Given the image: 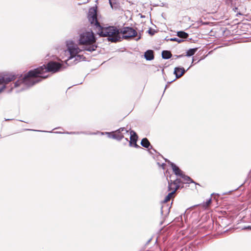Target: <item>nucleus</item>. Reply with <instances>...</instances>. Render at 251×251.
<instances>
[{
    "label": "nucleus",
    "instance_id": "f257e3e1",
    "mask_svg": "<svg viewBox=\"0 0 251 251\" xmlns=\"http://www.w3.org/2000/svg\"><path fill=\"white\" fill-rule=\"evenodd\" d=\"M61 67L62 65L60 63L49 62L47 66L43 65L39 68L30 70L24 76L21 75L14 83V87H21L20 91L24 90L40 82L42 79L47 78L48 75H45V73L50 72H57Z\"/></svg>",
    "mask_w": 251,
    "mask_h": 251
},
{
    "label": "nucleus",
    "instance_id": "f03ea898",
    "mask_svg": "<svg viewBox=\"0 0 251 251\" xmlns=\"http://www.w3.org/2000/svg\"><path fill=\"white\" fill-rule=\"evenodd\" d=\"M78 44L83 45V50L92 52L96 50V38L92 30L85 31L80 33Z\"/></svg>",
    "mask_w": 251,
    "mask_h": 251
},
{
    "label": "nucleus",
    "instance_id": "7ed1b4c3",
    "mask_svg": "<svg viewBox=\"0 0 251 251\" xmlns=\"http://www.w3.org/2000/svg\"><path fill=\"white\" fill-rule=\"evenodd\" d=\"M97 33L101 37H107L108 40L113 43L117 42L121 39L120 31L114 26H99Z\"/></svg>",
    "mask_w": 251,
    "mask_h": 251
},
{
    "label": "nucleus",
    "instance_id": "20e7f679",
    "mask_svg": "<svg viewBox=\"0 0 251 251\" xmlns=\"http://www.w3.org/2000/svg\"><path fill=\"white\" fill-rule=\"evenodd\" d=\"M66 46L67 50L70 53V56L68 59L66 61V63L70 65L72 62L69 63L70 61L74 59V64H76L77 62L81 60H84L85 57L82 55L78 54L81 51V50L78 47L77 45L72 40H68L66 42Z\"/></svg>",
    "mask_w": 251,
    "mask_h": 251
},
{
    "label": "nucleus",
    "instance_id": "39448f33",
    "mask_svg": "<svg viewBox=\"0 0 251 251\" xmlns=\"http://www.w3.org/2000/svg\"><path fill=\"white\" fill-rule=\"evenodd\" d=\"M88 18L89 22L92 25H94L97 28V32L99 29V26H101L99 23L97 19V7H91L90 8L88 12Z\"/></svg>",
    "mask_w": 251,
    "mask_h": 251
},
{
    "label": "nucleus",
    "instance_id": "423d86ee",
    "mask_svg": "<svg viewBox=\"0 0 251 251\" xmlns=\"http://www.w3.org/2000/svg\"><path fill=\"white\" fill-rule=\"evenodd\" d=\"M17 78L15 75L0 76V93L5 88L6 84L15 80Z\"/></svg>",
    "mask_w": 251,
    "mask_h": 251
},
{
    "label": "nucleus",
    "instance_id": "0eeeda50",
    "mask_svg": "<svg viewBox=\"0 0 251 251\" xmlns=\"http://www.w3.org/2000/svg\"><path fill=\"white\" fill-rule=\"evenodd\" d=\"M120 33L123 34V38L125 39L135 37L137 35V31L133 28L130 27H124L121 30Z\"/></svg>",
    "mask_w": 251,
    "mask_h": 251
},
{
    "label": "nucleus",
    "instance_id": "6e6552de",
    "mask_svg": "<svg viewBox=\"0 0 251 251\" xmlns=\"http://www.w3.org/2000/svg\"><path fill=\"white\" fill-rule=\"evenodd\" d=\"M125 131L126 133H128V130L125 127H121L116 131L112 132L114 133L112 135V138L116 139L118 141L121 140L124 137L122 132Z\"/></svg>",
    "mask_w": 251,
    "mask_h": 251
},
{
    "label": "nucleus",
    "instance_id": "1a4fd4ad",
    "mask_svg": "<svg viewBox=\"0 0 251 251\" xmlns=\"http://www.w3.org/2000/svg\"><path fill=\"white\" fill-rule=\"evenodd\" d=\"M130 141H129V146L130 147H134L136 148H141L140 146L138 145L136 143L138 136L136 134V132L133 130H131L130 132Z\"/></svg>",
    "mask_w": 251,
    "mask_h": 251
},
{
    "label": "nucleus",
    "instance_id": "9d476101",
    "mask_svg": "<svg viewBox=\"0 0 251 251\" xmlns=\"http://www.w3.org/2000/svg\"><path fill=\"white\" fill-rule=\"evenodd\" d=\"M194 61V59L193 58L192 59L191 65L186 70H185L183 67H176L174 69V74L175 75L176 78H179L181 76H182L185 74V73L187 70H188L190 69V68L193 65Z\"/></svg>",
    "mask_w": 251,
    "mask_h": 251
},
{
    "label": "nucleus",
    "instance_id": "9b49d317",
    "mask_svg": "<svg viewBox=\"0 0 251 251\" xmlns=\"http://www.w3.org/2000/svg\"><path fill=\"white\" fill-rule=\"evenodd\" d=\"M171 182L169 181V186L168 189L169 191H171L172 189H176V190H178L180 187V184L182 182L181 180L179 178H177L173 182L172 180L170 181Z\"/></svg>",
    "mask_w": 251,
    "mask_h": 251
},
{
    "label": "nucleus",
    "instance_id": "f8f14e48",
    "mask_svg": "<svg viewBox=\"0 0 251 251\" xmlns=\"http://www.w3.org/2000/svg\"><path fill=\"white\" fill-rule=\"evenodd\" d=\"M166 162H168L170 164L173 172L176 176H181L183 174L182 171L174 163L170 162L167 159H165Z\"/></svg>",
    "mask_w": 251,
    "mask_h": 251
},
{
    "label": "nucleus",
    "instance_id": "ddd939ff",
    "mask_svg": "<svg viewBox=\"0 0 251 251\" xmlns=\"http://www.w3.org/2000/svg\"><path fill=\"white\" fill-rule=\"evenodd\" d=\"M145 58L147 60H152L154 58L153 51L152 50H147L144 54Z\"/></svg>",
    "mask_w": 251,
    "mask_h": 251
},
{
    "label": "nucleus",
    "instance_id": "4468645a",
    "mask_svg": "<svg viewBox=\"0 0 251 251\" xmlns=\"http://www.w3.org/2000/svg\"><path fill=\"white\" fill-rule=\"evenodd\" d=\"M109 2L112 9L117 10L120 8V3L117 0H109Z\"/></svg>",
    "mask_w": 251,
    "mask_h": 251
},
{
    "label": "nucleus",
    "instance_id": "2eb2a0df",
    "mask_svg": "<svg viewBox=\"0 0 251 251\" xmlns=\"http://www.w3.org/2000/svg\"><path fill=\"white\" fill-rule=\"evenodd\" d=\"M141 145L144 148L150 149V147L151 148H152V146L151 145V144L148 140V139L146 138H143L141 142Z\"/></svg>",
    "mask_w": 251,
    "mask_h": 251
},
{
    "label": "nucleus",
    "instance_id": "dca6fc26",
    "mask_svg": "<svg viewBox=\"0 0 251 251\" xmlns=\"http://www.w3.org/2000/svg\"><path fill=\"white\" fill-rule=\"evenodd\" d=\"M172 56V54L170 51L169 50H163L162 51V57L165 59H168L170 58Z\"/></svg>",
    "mask_w": 251,
    "mask_h": 251
},
{
    "label": "nucleus",
    "instance_id": "f3484780",
    "mask_svg": "<svg viewBox=\"0 0 251 251\" xmlns=\"http://www.w3.org/2000/svg\"><path fill=\"white\" fill-rule=\"evenodd\" d=\"M180 177L181 178H182L185 181H186V183H194L196 184L199 185V184L196 183L195 182H194L193 181V180L192 178H191L189 176H186L185 175H184L183 174L182 175V176Z\"/></svg>",
    "mask_w": 251,
    "mask_h": 251
},
{
    "label": "nucleus",
    "instance_id": "a211bd4d",
    "mask_svg": "<svg viewBox=\"0 0 251 251\" xmlns=\"http://www.w3.org/2000/svg\"><path fill=\"white\" fill-rule=\"evenodd\" d=\"M177 36L180 38L187 39L189 35L187 33L183 31H179L177 32Z\"/></svg>",
    "mask_w": 251,
    "mask_h": 251
},
{
    "label": "nucleus",
    "instance_id": "6ab92c4d",
    "mask_svg": "<svg viewBox=\"0 0 251 251\" xmlns=\"http://www.w3.org/2000/svg\"><path fill=\"white\" fill-rule=\"evenodd\" d=\"M172 191L168 194V195L165 197L164 199V202H167L170 199L173 197L176 191V189H172Z\"/></svg>",
    "mask_w": 251,
    "mask_h": 251
},
{
    "label": "nucleus",
    "instance_id": "aec40b11",
    "mask_svg": "<svg viewBox=\"0 0 251 251\" xmlns=\"http://www.w3.org/2000/svg\"><path fill=\"white\" fill-rule=\"evenodd\" d=\"M197 48L190 49L186 52V54L185 56H191L193 55L197 50Z\"/></svg>",
    "mask_w": 251,
    "mask_h": 251
},
{
    "label": "nucleus",
    "instance_id": "412c9836",
    "mask_svg": "<svg viewBox=\"0 0 251 251\" xmlns=\"http://www.w3.org/2000/svg\"><path fill=\"white\" fill-rule=\"evenodd\" d=\"M100 134V135H104V134L107 135L109 138H112V135L113 134H114V133H112V132H102L97 131V132L90 133V134Z\"/></svg>",
    "mask_w": 251,
    "mask_h": 251
},
{
    "label": "nucleus",
    "instance_id": "4be33fe9",
    "mask_svg": "<svg viewBox=\"0 0 251 251\" xmlns=\"http://www.w3.org/2000/svg\"><path fill=\"white\" fill-rule=\"evenodd\" d=\"M56 133H66L68 134H78L79 133L82 134H87L85 132H56Z\"/></svg>",
    "mask_w": 251,
    "mask_h": 251
},
{
    "label": "nucleus",
    "instance_id": "5701e85b",
    "mask_svg": "<svg viewBox=\"0 0 251 251\" xmlns=\"http://www.w3.org/2000/svg\"><path fill=\"white\" fill-rule=\"evenodd\" d=\"M166 40H167V41H176V42H177L179 43H181L183 41V40L177 38H170V39H166Z\"/></svg>",
    "mask_w": 251,
    "mask_h": 251
},
{
    "label": "nucleus",
    "instance_id": "b1692460",
    "mask_svg": "<svg viewBox=\"0 0 251 251\" xmlns=\"http://www.w3.org/2000/svg\"><path fill=\"white\" fill-rule=\"evenodd\" d=\"M211 202V199H209L206 201L203 204V207L204 208H206L208 207Z\"/></svg>",
    "mask_w": 251,
    "mask_h": 251
},
{
    "label": "nucleus",
    "instance_id": "393cba45",
    "mask_svg": "<svg viewBox=\"0 0 251 251\" xmlns=\"http://www.w3.org/2000/svg\"><path fill=\"white\" fill-rule=\"evenodd\" d=\"M149 33L151 35L154 34V32H152L151 29L149 30Z\"/></svg>",
    "mask_w": 251,
    "mask_h": 251
},
{
    "label": "nucleus",
    "instance_id": "a878e982",
    "mask_svg": "<svg viewBox=\"0 0 251 251\" xmlns=\"http://www.w3.org/2000/svg\"><path fill=\"white\" fill-rule=\"evenodd\" d=\"M246 228H249V229H251V226H248L247 227H246Z\"/></svg>",
    "mask_w": 251,
    "mask_h": 251
},
{
    "label": "nucleus",
    "instance_id": "bb28decb",
    "mask_svg": "<svg viewBox=\"0 0 251 251\" xmlns=\"http://www.w3.org/2000/svg\"><path fill=\"white\" fill-rule=\"evenodd\" d=\"M141 38V37L139 36L138 38L136 39V41L139 40Z\"/></svg>",
    "mask_w": 251,
    "mask_h": 251
},
{
    "label": "nucleus",
    "instance_id": "cd10ccee",
    "mask_svg": "<svg viewBox=\"0 0 251 251\" xmlns=\"http://www.w3.org/2000/svg\"><path fill=\"white\" fill-rule=\"evenodd\" d=\"M183 56V55H179L177 56V57H181Z\"/></svg>",
    "mask_w": 251,
    "mask_h": 251
},
{
    "label": "nucleus",
    "instance_id": "c85d7f7f",
    "mask_svg": "<svg viewBox=\"0 0 251 251\" xmlns=\"http://www.w3.org/2000/svg\"><path fill=\"white\" fill-rule=\"evenodd\" d=\"M165 165V164H164V163H163V164H162V166L163 168H164V166Z\"/></svg>",
    "mask_w": 251,
    "mask_h": 251
},
{
    "label": "nucleus",
    "instance_id": "c756f323",
    "mask_svg": "<svg viewBox=\"0 0 251 251\" xmlns=\"http://www.w3.org/2000/svg\"><path fill=\"white\" fill-rule=\"evenodd\" d=\"M122 133H123V135H124V134H125V133H126L125 131H124L123 132H122Z\"/></svg>",
    "mask_w": 251,
    "mask_h": 251
},
{
    "label": "nucleus",
    "instance_id": "7c9ffc66",
    "mask_svg": "<svg viewBox=\"0 0 251 251\" xmlns=\"http://www.w3.org/2000/svg\"><path fill=\"white\" fill-rule=\"evenodd\" d=\"M10 119H5V121H9Z\"/></svg>",
    "mask_w": 251,
    "mask_h": 251
},
{
    "label": "nucleus",
    "instance_id": "2f4dec72",
    "mask_svg": "<svg viewBox=\"0 0 251 251\" xmlns=\"http://www.w3.org/2000/svg\"><path fill=\"white\" fill-rule=\"evenodd\" d=\"M161 214H163V211H162V210H161Z\"/></svg>",
    "mask_w": 251,
    "mask_h": 251
},
{
    "label": "nucleus",
    "instance_id": "473e14b6",
    "mask_svg": "<svg viewBox=\"0 0 251 251\" xmlns=\"http://www.w3.org/2000/svg\"><path fill=\"white\" fill-rule=\"evenodd\" d=\"M38 131H39V132H41V130H37Z\"/></svg>",
    "mask_w": 251,
    "mask_h": 251
}]
</instances>
